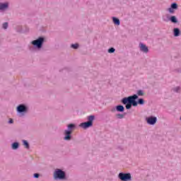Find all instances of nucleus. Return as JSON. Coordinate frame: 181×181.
<instances>
[{
    "label": "nucleus",
    "instance_id": "obj_1",
    "mask_svg": "<svg viewBox=\"0 0 181 181\" xmlns=\"http://www.w3.org/2000/svg\"><path fill=\"white\" fill-rule=\"evenodd\" d=\"M76 127V125L73 124H70L68 125V130L64 131L65 134V137L64 139L65 141H70L71 139V133L73 131H74V128Z\"/></svg>",
    "mask_w": 181,
    "mask_h": 181
},
{
    "label": "nucleus",
    "instance_id": "obj_2",
    "mask_svg": "<svg viewBox=\"0 0 181 181\" xmlns=\"http://www.w3.org/2000/svg\"><path fill=\"white\" fill-rule=\"evenodd\" d=\"M54 179H64L66 177V174L64 172L60 169H57L54 173Z\"/></svg>",
    "mask_w": 181,
    "mask_h": 181
},
{
    "label": "nucleus",
    "instance_id": "obj_3",
    "mask_svg": "<svg viewBox=\"0 0 181 181\" xmlns=\"http://www.w3.org/2000/svg\"><path fill=\"white\" fill-rule=\"evenodd\" d=\"M138 98V95H134L132 96H129L128 98H124L122 100V103L123 104H128L129 103L130 104H132L134 101H135Z\"/></svg>",
    "mask_w": 181,
    "mask_h": 181
},
{
    "label": "nucleus",
    "instance_id": "obj_4",
    "mask_svg": "<svg viewBox=\"0 0 181 181\" xmlns=\"http://www.w3.org/2000/svg\"><path fill=\"white\" fill-rule=\"evenodd\" d=\"M43 42H45V39L43 37H40L37 40L33 41L32 44L34 46H37V47L40 48L42 47V45H43Z\"/></svg>",
    "mask_w": 181,
    "mask_h": 181
},
{
    "label": "nucleus",
    "instance_id": "obj_5",
    "mask_svg": "<svg viewBox=\"0 0 181 181\" xmlns=\"http://www.w3.org/2000/svg\"><path fill=\"white\" fill-rule=\"evenodd\" d=\"M119 177L120 180L125 181V180H131V174L130 173H120L119 174Z\"/></svg>",
    "mask_w": 181,
    "mask_h": 181
},
{
    "label": "nucleus",
    "instance_id": "obj_6",
    "mask_svg": "<svg viewBox=\"0 0 181 181\" xmlns=\"http://www.w3.org/2000/svg\"><path fill=\"white\" fill-rule=\"evenodd\" d=\"M88 121L86 122H83L79 124V127L81 128H83V129H87V128H90L91 127V116L88 117Z\"/></svg>",
    "mask_w": 181,
    "mask_h": 181
},
{
    "label": "nucleus",
    "instance_id": "obj_7",
    "mask_svg": "<svg viewBox=\"0 0 181 181\" xmlns=\"http://www.w3.org/2000/svg\"><path fill=\"white\" fill-rule=\"evenodd\" d=\"M156 117H150L146 118L147 123L149 124V125H155L156 124Z\"/></svg>",
    "mask_w": 181,
    "mask_h": 181
},
{
    "label": "nucleus",
    "instance_id": "obj_8",
    "mask_svg": "<svg viewBox=\"0 0 181 181\" xmlns=\"http://www.w3.org/2000/svg\"><path fill=\"white\" fill-rule=\"evenodd\" d=\"M17 110L18 111V112H25L26 111V107L23 105H20L17 107Z\"/></svg>",
    "mask_w": 181,
    "mask_h": 181
},
{
    "label": "nucleus",
    "instance_id": "obj_9",
    "mask_svg": "<svg viewBox=\"0 0 181 181\" xmlns=\"http://www.w3.org/2000/svg\"><path fill=\"white\" fill-rule=\"evenodd\" d=\"M140 49L141 52H144V53H148V47L144 44H140Z\"/></svg>",
    "mask_w": 181,
    "mask_h": 181
},
{
    "label": "nucleus",
    "instance_id": "obj_10",
    "mask_svg": "<svg viewBox=\"0 0 181 181\" xmlns=\"http://www.w3.org/2000/svg\"><path fill=\"white\" fill-rule=\"evenodd\" d=\"M8 3L0 4V11H5V9H8Z\"/></svg>",
    "mask_w": 181,
    "mask_h": 181
},
{
    "label": "nucleus",
    "instance_id": "obj_11",
    "mask_svg": "<svg viewBox=\"0 0 181 181\" xmlns=\"http://www.w3.org/2000/svg\"><path fill=\"white\" fill-rule=\"evenodd\" d=\"M112 21H113V23H115V25H117V26H119L120 25V22H119V19L115 18V17H113L112 18Z\"/></svg>",
    "mask_w": 181,
    "mask_h": 181
},
{
    "label": "nucleus",
    "instance_id": "obj_12",
    "mask_svg": "<svg viewBox=\"0 0 181 181\" xmlns=\"http://www.w3.org/2000/svg\"><path fill=\"white\" fill-rule=\"evenodd\" d=\"M116 110L118 111V112H124V106H122V105H117L116 107Z\"/></svg>",
    "mask_w": 181,
    "mask_h": 181
},
{
    "label": "nucleus",
    "instance_id": "obj_13",
    "mask_svg": "<svg viewBox=\"0 0 181 181\" xmlns=\"http://www.w3.org/2000/svg\"><path fill=\"white\" fill-rule=\"evenodd\" d=\"M180 33V30L179 28H174V36L177 37Z\"/></svg>",
    "mask_w": 181,
    "mask_h": 181
},
{
    "label": "nucleus",
    "instance_id": "obj_14",
    "mask_svg": "<svg viewBox=\"0 0 181 181\" xmlns=\"http://www.w3.org/2000/svg\"><path fill=\"white\" fill-rule=\"evenodd\" d=\"M170 21H171L173 23H177V19L175 16H171Z\"/></svg>",
    "mask_w": 181,
    "mask_h": 181
},
{
    "label": "nucleus",
    "instance_id": "obj_15",
    "mask_svg": "<svg viewBox=\"0 0 181 181\" xmlns=\"http://www.w3.org/2000/svg\"><path fill=\"white\" fill-rule=\"evenodd\" d=\"M23 144L25 148H26V149H29V143H28V141L23 140Z\"/></svg>",
    "mask_w": 181,
    "mask_h": 181
},
{
    "label": "nucleus",
    "instance_id": "obj_16",
    "mask_svg": "<svg viewBox=\"0 0 181 181\" xmlns=\"http://www.w3.org/2000/svg\"><path fill=\"white\" fill-rule=\"evenodd\" d=\"M12 148H13V149H18V148H19V144L13 143L12 144Z\"/></svg>",
    "mask_w": 181,
    "mask_h": 181
},
{
    "label": "nucleus",
    "instance_id": "obj_17",
    "mask_svg": "<svg viewBox=\"0 0 181 181\" xmlns=\"http://www.w3.org/2000/svg\"><path fill=\"white\" fill-rule=\"evenodd\" d=\"M71 47H72V49H78V44H72Z\"/></svg>",
    "mask_w": 181,
    "mask_h": 181
},
{
    "label": "nucleus",
    "instance_id": "obj_18",
    "mask_svg": "<svg viewBox=\"0 0 181 181\" xmlns=\"http://www.w3.org/2000/svg\"><path fill=\"white\" fill-rule=\"evenodd\" d=\"M171 8L173 9H177V4L176 3H173L172 5H171Z\"/></svg>",
    "mask_w": 181,
    "mask_h": 181
},
{
    "label": "nucleus",
    "instance_id": "obj_19",
    "mask_svg": "<svg viewBox=\"0 0 181 181\" xmlns=\"http://www.w3.org/2000/svg\"><path fill=\"white\" fill-rule=\"evenodd\" d=\"M131 107H132V103H128L126 105V108H127V110H129V109L131 108Z\"/></svg>",
    "mask_w": 181,
    "mask_h": 181
},
{
    "label": "nucleus",
    "instance_id": "obj_20",
    "mask_svg": "<svg viewBox=\"0 0 181 181\" xmlns=\"http://www.w3.org/2000/svg\"><path fill=\"white\" fill-rule=\"evenodd\" d=\"M144 99H139L138 101V104H140V105H144Z\"/></svg>",
    "mask_w": 181,
    "mask_h": 181
},
{
    "label": "nucleus",
    "instance_id": "obj_21",
    "mask_svg": "<svg viewBox=\"0 0 181 181\" xmlns=\"http://www.w3.org/2000/svg\"><path fill=\"white\" fill-rule=\"evenodd\" d=\"M114 52H115V49L112 47L108 49V53H114Z\"/></svg>",
    "mask_w": 181,
    "mask_h": 181
},
{
    "label": "nucleus",
    "instance_id": "obj_22",
    "mask_svg": "<svg viewBox=\"0 0 181 181\" xmlns=\"http://www.w3.org/2000/svg\"><path fill=\"white\" fill-rule=\"evenodd\" d=\"M117 118H119V119H122V118H124V115L122 114H118L117 115Z\"/></svg>",
    "mask_w": 181,
    "mask_h": 181
},
{
    "label": "nucleus",
    "instance_id": "obj_23",
    "mask_svg": "<svg viewBox=\"0 0 181 181\" xmlns=\"http://www.w3.org/2000/svg\"><path fill=\"white\" fill-rule=\"evenodd\" d=\"M137 95H144V91H142V90H138L137 91Z\"/></svg>",
    "mask_w": 181,
    "mask_h": 181
},
{
    "label": "nucleus",
    "instance_id": "obj_24",
    "mask_svg": "<svg viewBox=\"0 0 181 181\" xmlns=\"http://www.w3.org/2000/svg\"><path fill=\"white\" fill-rule=\"evenodd\" d=\"M3 28H4V29H7L8 28V23H4L3 24Z\"/></svg>",
    "mask_w": 181,
    "mask_h": 181
},
{
    "label": "nucleus",
    "instance_id": "obj_25",
    "mask_svg": "<svg viewBox=\"0 0 181 181\" xmlns=\"http://www.w3.org/2000/svg\"><path fill=\"white\" fill-rule=\"evenodd\" d=\"M132 105H133V107H136V105H138V102H136L135 100L132 103Z\"/></svg>",
    "mask_w": 181,
    "mask_h": 181
},
{
    "label": "nucleus",
    "instance_id": "obj_26",
    "mask_svg": "<svg viewBox=\"0 0 181 181\" xmlns=\"http://www.w3.org/2000/svg\"><path fill=\"white\" fill-rule=\"evenodd\" d=\"M168 11H169L170 13H173V12H175V11H173V8H172V7L169 8Z\"/></svg>",
    "mask_w": 181,
    "mask_h": 181
},
{
    "label": "nucleus",
    "instance_id": "obj_27",
    "mask_svg": "<svg viewBox=\"0 0 181 181\" xmlns=\"http://www.w3.org/2000/svg\"><path fill=\"white\" fill-rule=\"evenodd\" d=\"M34 177H36V178L39 177V174L38 173H35L34 174Z\"/></svg>",
    "mask_w": 181,
    "mask_h": 181
},
{
    "label": "nucleus",
    "instance_id": "obj_28",
    "mask_svg": "<svg viewBox=\"0 0 181 181\" xmlns=\"http://www.w3.org/2000/svg\"><path fill=\"white\" fill-rule=\"evenodd\" d=\"M8 122L9 124H13V119H10Z\"/></svg>",
    "mask_w": 181,
    "mask_h": 181
},
{
    "label": "nucleus",
    "instance_id": "obj_29",
    "mask_svg": "<svg viewBox=\"0 0 181 181\" xmlns=\"http://www.w3.org/2000/svg\"><path fill=\"white\" fill-rule=\"evenodd\" d=\"M94 119V116H91V121Z\"/></svg>",
    "mask_w": 181,
    "mask_h": 181
},
{
    "label": "nucleus",
    "instance_id": "obj_30",
    "mask_svg": "<svg viewBox=\"0 0 181 181\" xmlns=\"http://www.w3.org/2000/svg\"><path fill=\"white\" fill-rule=\"evenodd\" d=\"M114 111H115V109H114V110H112V112H114Z\"/></svg>",
    "mask_w": 181,
    "mask_h": 181
}]
</instances>
